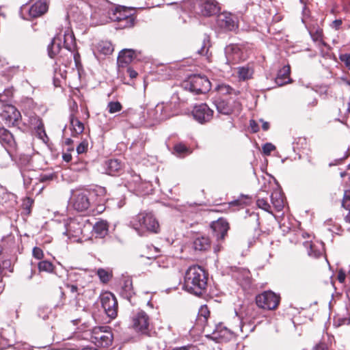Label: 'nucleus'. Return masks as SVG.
Segmentation results:
<instances>
[{"label": "nucleus", "instance_id": "680f3d73", "mask_svg": "<svg viewBox=\"0 0 350 350\" xmlns=\"http://www.w3.org/2000/svg\"><path fill=\"white\" fill-rule=\"evenodd\" d=\"M313 350H328L325 343L320 342L314 347Z\"/></svg>", "mask_w": 350, "mask_h": 350}, {"label": "nucleus", "instance_id": "2f4dec72", "mask_svg": "<svg viewBox=\"0 0 350 350\" xmlns=\"http://www.w3.org/2000/svg\"><path fill=\"white\" fill-rule=\"evenodd\" d=\"M309 33L314 42H320L323 45L326 46V43L323 42V31L320 27H310L308 29Z\"/></svg>", "mask_w": 350, "mask_h": 350}, {"label": "nucleus", "instance_id": "c85d7f7f", "mask_svg": "<svg viewBox=\"0 0 350 350\" xmlns=\"http://www.w3.org/2000/svg\"><path fill=\"white\" fill-rule=\"evenodd\" d=\"M108 230V224L105 221H97L93 226V232L99 238L105 237L107 234Z\"/></svg>", "mask_w": 350, "mask_h": 350}, {"label": "nucleus", "instance_id": "cd10ccee", "mask_svg": "<svg viewBox=\"0 0 350 350\" xmlns=\"http://www.w3.org/2000/svg\"><path fill=\"white\" fill-rule=\"evenodd\" d=\"M271 201L275 210L281 211L284 206V200L282 193L280 191H274L271 195Z\"/></svg>", "mask_w": 350, "mask_h": 350}, {"label": "nucleus", "instance_id": "9b49d317", "mask_svg": "<svg viewBox=\"0 0 350 350\" xmlns=\"http://www.w3.org/2000/svg\"><path fill=\"white\" fill-rule=\"evenodd\" d=\"M110 18L113 21L122 22L124 27H131L134 25L135 17L132 10L126 7L116 8L110 14Z\"/></svg>", "mask_w": 350, "mask_h": 350}, {"label": "nucleus", "instance_id": "79ce46f5", "mask_svg": "<svg viewBox=\"0 0 350 350\" xmlns=\"http://www.w3.org/2000/svg\"><path fill=\"white\" fill-rule=\"evenodd\" d=\"M209 47V38L205 36L202 41V45L201 48L198 51V53L201 55H206L208 53Z\"/></svg>", "mask_w": 350, "mask_h": 350}, {"label": "nucleus", "instance_id": "c9c22d12", "mask_svg": "<svg viewBox=\"0 0 350 350\" xmlns=\"http://www.w3.org/2000/svg\"><path fill=\"white\" fill-rule=\"evenodd\" d=\"M97 275L98 276L100 282L106 284L111 279L112 273L109 270L100 268L97 270Z\"/></svg>", "mask_w": 350, "mask_h": 350}, {"label": "nucleus", "instance_id": "49530a36", "mask_svg": "<svg viewBox=\"0 0 350 350\" xmlns=\"http://www.w3.org/2000/svg\"><path fill=\"white\" fill-rule=\"evenodd\" d=\"M342 206L345 209H350V190L345 191Z\"/></svg>", "mask_w": 350, "mask_h": 350}, {"label": "nucleus", "instance_id": "7c9ffc66", "mask_svg": "<svg viewBox=\"0 0 350 350\" xmlns=\"http://www.w3.org/2000/svg\"><path fill=\"white\" fill-rule=\"evenodd\" d=\"M70 122L72 130V135L73 137H77L83 132L84 125L78 118H75L72 115L70 116Z\"/></svg>", "mask_w": 350, "mask_h": 350}, {"label": "nucleus", "instance_id": "ddd939ff", "mask_svg": "<svg viewBox=\"0 0 350 350\" xmlns=\"http://www.w3.org/2000/svg\"><path fill=\"white\" fill-rule=\"evenodd\" d=\"M192 115L196 121L204 124L213 118V111L206 103H202L193 107Z\"/></svg>", "mask_w": 350, "mask_h": 350}, {"label": "nucleus", "instance_id": "e2e57ef3", "mask_svg": "<svg viewBox=\"0 0 350 350\" xmlns=\"http://www.w3.org/2000/svg\"><path fill=\"white\" fill-rule=\"evenodd\" d=\"M126 72L131 79L135 78L138 75L137 72L131 68H128Z\"/></svg>", "mask_w": 350, "mask_h": 350}, {"label": "nucleus", "instance_id": "423d86ee", "mask_svg": "<svg viewBox=\"0 0 350 350\" xmlns=\"http://www.w3.org/2000/svg\"><path fill=\"white\" fill-rule=\"evenodd\" d=\"M280 297L271 291H264L256 297V305L262 309L273 310L280 304Z\"/></svg>", "mask_w": 350, "mask_h": 350}, {"label": "nucleus", "instance_id": "7ed1b4c3", "mask_svg": "<svg viewBox=\"0 0 350 350\" xmlns=\"http://www.w3.org/2000/svg\"><path fill=\"white\" fill-rule=\"evenodd\" d=\"M130 226L140 236L147 232L158 233L160 230L159 221L154 215L150 212H140L133 217L130 221Z\"/></svg>", "mask_w": 350, "mask_h": 350}, {"label": "nucleus", "instance_id": "b1692460", "mask_svg": "<svg viewBox=\"0 0 350 350\" xmlns=\"http://www.w3.org/2000/svg\"><path fill=\"white\" fill-rule=\"evenodd\" d=\"M291 69L289 66H283L278 72L275 82L278 86H282L291 82Z\"/></svg>", "mask_w": 350, "mask_h": 350}, {"label": "nucleus", "instance_id": "13d9d810", "mask_svg": "<svg viewBox=\"0 0 350 350\" xmlns=\"http://www.w3.org/2000/svg\"><path fill=\"white\" fill-rule=\"evenodd\" d=\"M250 127L252 133H257L259 131V126L254 120L250 121Z\"/></svg>", "mask_w": 350, "mask_h": 350}, {"label": "nucleus", "instance_id": "3c124183", "mask_svg": "<svg viewBox=\"0 0 350 350\" xmlns=\"http://www.w3.org/2000/svg\"><path fill=\"white\" fill-rule=\"evenodd\" d=\"M42 123V120L41 118L36 115L31 116L29 117V124L30 126L33 129L35 128L37 125H41Z\"/></svg>", "mask_w": 350, "mask_h": 350}, {"label": "nucleus", "instance_id": "6e6d98bb", "mask_svg": "<svg viewBox=\"0 0 350 350\" xmlns=\"http://www.w3.org/2000/svg\"><path fill=\"white\" fill-rule=\"evenodd\" d=\"M244 203L242 200L237 199L229 202V207L237 206L238 208H243Z\"/></svg>", "mask_w": 350, "mask_h": 350}, {"label": "nucleus", "instance_id": "864d4df0", "mask_svg": "<svg viewBox=\"0 0 350 350\" xmlns=\"http://www.w3.org/2000/svg\"><path fill=\"white\" fill-rule=\"evenodd\" d=\"M32 254L33 257L38 260L42 259L44 256L42 250L38 247H35L33 249Z\"/></svg>", "mask_w": 350, "mask_h": 350}, {"label": "nucleus", "instance_id": "bf43d9fd", "mask_svg": "<svg viewBox=\"0 0 350 350\" xmlns=\"http://www.w3.org/2000/svg\"><path fill=\"white\" fill-rule=\"evenodd\" d=\"M66 287L70 290V291L72 293H77L79 295V288L75 284H67Z\"/></svg>", "mask_w": 350, "mask_h": 350}, {"label": "nucleus", "instance_id": "6ab92c4d", "mask_svg": "<svg viewBox=\"0 0 350 350\" xmlns=\"http://www.w3.org/2000/svg\"><path fill=\"white\" fill-rule=\"evenodd\" d=\"M63 37L64 47L70 53V55L73 56L75 64L77 66L79 63L80 55L78 52L72 53V51L75 44L74 34L70 30L68 29L64 31Z\"/></svg>", "mask_w": 350, "mask_h": 350}, {"label": "nucleus", "instance_id": "774afa93", "mask_svg": "<svg viewBox=\"0 0 350 350\" xmlns=\"http://www.w3.org/2000/svg\"><path fill=\"white\" fill-rule=\"evenodd\" d=\"M73 141L70 138H66L64 141V143L67 146H70L72 144Z\"/></svg>", "mask_w": 350, "mask_h": 350}, {"label": "nucleus", "instance_id": "20e7f679", "mask_svg": "<svg viewBox=\"0 0 350 350\" xmlns=\"http://www.w3.org/2000/svg\"><path fill=\"white\" fill-rule=\"evenodd\" d=\"M211 82L206 76L194 75L189 77L184 81L183 87L185 90L196 94H205L211 90Z\"/></svg>", "mask_w": 350, "mask_h": 350}, {"label": "nucleus", "instance_id": "de8ad7c7", "mask_svg": "<svg viewBox=\"0 0 350 350\" xmlns=\"http://www.w3.org/2000/svg\"><path fill=\"white\" fill-rule=\"evenodd\" d=\"M88 142L86 139L83 140L77 147V152L79 154L87 152L88 149Z\"/></svg>", "mask_w": 350, "mask_h": 350}, {"label": "nucleus", "instance_id": "dca6fc26", "mask_svg": "<svg viewBox=\"0 0 350 350\" xmlns=\"http://www.w3.org/2000/svg\"><path fill=\"white\" fill-rule=\"evenodd\" d=\"M211 227L217 240L224 239L230 228L228 222L224 218H219L217 221H213Z\"/></svg>", "mask_w": 350, "mask_h": 350}, {"label": "nucleus", "instance_id": "58836bf2", "mask_svg": "<svg viewBox=\"0 0 350 350\" xmlns=\"http://www.w3.org/2000/svg\"><path fill=\"white\" fill-rule=\"evenodd\" d=\"M122 108V105L119 101H110L107 106V109L109 113L120 112Z\"/></svg>", "mask_w": 350, "mask_h": 350}, {"label": "nucleus", "instance_id": "4c0bfd02", "mask_svg": "<svg viewBox=\"0 0 350 350\" xmlns=\"http://www.w3.org/2000/svg\"><path fill=\"white\" fill-rule=\"evenodd\" d=\"M38 267L40 271L51 273L53 271L54 265L49 260H42L38 262Z\"/></svg>", "mask_w": 350, "mask_h": 350}, {"label": "nucleus", "instance_id": "f3484780", "mask_svg": "<svg viewBox=\"0 0 350 350\" xmlns=\"http://www.w3.org/2000/svg\"><path fill=\"white\" fill-rule=\"evenodd\" d=\"M217 25L224 31H232L237 27L233 16L228 13H221L217 17Z\"/></svg>", "mask_w": 350, "mask_h": 350}, {"label": "nucleus", "instance_id": "0eeeda50", "mask_svg": "<svg viewBox=\"0 0 350 350\" xmlns=\"http://www.w3.org/2000/svg\"><path fill=\"white\" fill-rule=\"evenodd\" d=\"M100 301L105 314L111 319L118 315V304L116 296L111 292L106 291L100 295Z\"/></svg>", "mask_w": 350, "mask_h": 350}, {"label": "nucleus", "instance_id": "f03ea898", "mask_svg": "<svg viewBox=\"0 0 350 350\" xmlns=\"http://www.w3.org/2000/svg\"><path fill=\"white\" fill-rule=\"evenodd\" d=\"M208 274L199 265L190 266L184 278V288L190 293L201 296L206 291Z\"/></svg>", "mask_w": 350, "mask_h": 350}, {"label": "nucleus", "instance_id": "f704fd0d", "mask_svg": "<svg viewBox=\"0 0 350 350\" xmlns=\"http://www.w3.org/2000/svg\"><path fill=\"white\" fill-rule=\"evenodd\" d=\"M238 70V77L243 81L252 78L254 73L253 70L249 66L239 67Z\"/></svg>", "mask_w": 350, "mask_h": 350}, {"label": "nucleus", "instance_id": "4be33fe9", "mask_svg": "<svg viewBox=\"0 0 350 350\" xmlns=\"http://www.w3.org/2000/svg\"><path fill=\"white\" fill-rule=\"evenodd\" d=\"M139 53L133 49H123L118 55V62L121 66L128 64L137 57Z\"/></svg>", "mask_w": 350, "mask_h": 350}, {"label": "nucleus", "instance_id": "a878e982", "mask_svg": "<svg viewBox=\"0 0 350 350\" xmlns=\"http://www.w3.org/2000/svg\"><path fill=\"white\" fill-rule=\"evenodd\" d=\"M61 34L56 35L48 46V55L51 58H54L61 51Z\"/></svg>", "mask_w": 350, "mask_h": 350}, {"label": "nucleus", "instance_id": "0e129e2a", "mask_svg": "<svg viewBox=\"0 0 350 350\" xmlns=\"http://www.w3.org/2000/svg\"><path fill=\"white\" fill-rule=\"evenodd\" d=\"M63 159L66 162H70L72 160V155L70 153L63 154Z\"/></svg>", "mask_w": 350, "mask_h": 350}, {"label": "nucleus", "instance_id": "c756f323", "mask_svg": "<svg viewBox=\"0 0 350 350\" xmlns=\"http://www.w3.org/2000/svg\"><path fill=\"white\" fill-rule=\"evenodd\" d=\"M165 107L164 103H159L154 109L149 111L150 116L156 120L165 119L167 116L165 113Z\"/></svg>", "mask_w": 350, "mask_h": 350}, {"label": "nucleus", "instance_id": "412c9836", "mask_svg": "<svg viewBox=\"0 0 350 350\" xmlns=\"http://www.w3.org/2000/svg\"><path fill=\"white\" fill-rule=\"evenodd\" d=\"M307 250L308 255L314 258L321 257L323 254V245L322 243H312L306 241L304 243Z\"/></svg>", "mask_w": 350, "mask_h": 350}, {"label": "nucleus", "instance_id": "2eb2a0df", "mask_svg": "<svg viewBox=\"0 0 350 350\" xmlns=\"http://www.w3.org/2000/svg\"><path fill=\"white\" fill-rule=\"evenodd\" d=\"M2 120L8 126H14L21 117L20 112L12 105H5L1 113Z\"/></svg>", "mask_w": 350, "mask_h": 350}, {"label": "nucleus", "instance_id": "5701e85b", "mask_svg": "<svg viewBox=\"0 0 350 350\" xmlns=\"http://www.w3.org/2000/svg\"><path fill=\"white\" fill-rule=\"evenodd\" d=\"M120 295L131 301V298L135 295L133 287V282L131 278H126L121 284L120 290Z\"/></svg>", "mask_w": 350, "mask_h": 350}, {"label": "nucleus", "instance_id": "ea45409f", "mask_svg": "<svg viewBox=\"0 0 350 350\" xmlns=\"http://www.w3.org/2000/svg\"><path fill=\"white\" fill-rule=\"evenodd\" d=\"M216 107L219 113L228 115L232 112L231 108L224 100L217 102L216 103Z\"/></svg>", "mask_w": 350, "mask_h": 350}, {"label": "nucleus", "instance_id": "1a4fd4ad", "mask_svg": "<svg viewBox=\"0 0 350 350\" xmlns=\"http://www.w3.org/2000/svg\"><path fill=\"white\" fill-rule=\"evenodd\" d=\"M132 327L137 332L148 334L150 331V319L144 310H138L133 312L131 317Z\"/></svg>", "mask_w": 350, "mask_h": 350}, {"label": "nucleus", "instance_id": "a18cd8bd", "mask_svg": "<svg viewBox=\"0 0 350 350\" xmlns=\"http://www.w3.org/2000/svg\"><path fill=\"white\" fill-rule=\"evenodd\" d=\"M13 96L12 89H6L2 94H0V102L7 103Z\"/></svg>", "mask_w": 350, "mask_h": 350}, {"label": "nucleus", "instance_id": "9d476101", "mask_svg": "<svg viewBox=\"0 0 350 350\" xmlns=\"http://www.w3.org/2000/svg\"><path fill=\"white\" fill-rule=\"evenodd\" d=\"M65 227L66 231L64 234L68 236L69 239H72L73 241H79L84 237V236L81 237V235L84 232L85 225L78 219H70Z\"/></svg>", "mask_w": 350, "mask_h": 350}, {"label": "nucleus", "instance_id": "bb28decb", "mask_svg": "<svg viewBox=\"0 0 350 350\" xmlns=\"http://www.w3.org/2000/svg\"><path fill=\"white\" fill-rule=\"evenodd\" d=\"M193 245L195 250L206 251L210 248L211 241L208 237L198 236L195 238Z\"/></svg>", "mask_w": 350, "mask_h": 350}, {"label": "nucleus", "instance_id": "f8f14e48", "mask_svg": "<svg viewBox=\"0 0 350 350\" xmlns=\"http://www.w3.org/2000/svg\"><path fill=\"white\" fill-rule=\"evenodd\" d=\"M196 12L204 16H210L219 11L218 3L215 0H196Z\"/></svg>", "mask_w": 350, "mask_h": 350}, {"label": "nucleus", "instance_id": "69168bd1", "mask_svg": "<svg viewBox=\"0 0 350 350\" xmlns=\"http://www.w3.org/2000/svg\"><path fill=\"white\" fill-rule=\"evenodd\" d=\"M262 122V128L264 131H267L269 129V123L267 122H265L262 120H260Z\"/></svg>", "mask_w": 350, "mask_h": 350}, {"label": "nucleus", "instance_id": "603ef678", "mask_svg": "<svg viewBox=\"0 0 350 350\" xmlns=\"http://www.w3.org/2000/svg\"><path fill=\"white\" fill-rule=\"evenodd\" d=\"M275 149L274 145L271 143H266L262 146V152L265 155H269L270 153Z\"/></svg>", "mask_w": 350, "mask_h": 350}, {"label": "nucleus", "instance_id": "37998d69", "mask_svg": "<svg viewBox=\"0 0 350 350\" xmlns=\"http://www.w3.org/2000/svg\"><path fill=\"white\" fill-rule=\"evenodd\" d=\"M33 129L35 130L36 135L39 139L43 141H45V139H48V137L44 130L43 122L41 124V125H37L35 128H33Z\"/></svg>", "mask_w": 350, "mask_h": 350}, {"label": "nucleus", "instance_id": "6e6552de", "mask_svg": "<svg viewBox=\"0 0 350 350\" xmlns=\"http://www.w3.org/2000/svg\"><path fill=\"white\" fill-rule=\"evenodd\" d=\"M224 52L226 59V64L228 66L239 64L247 59L244 48L237 44H230L226 46Z\"/></svg>", "mask_w": 350, "mask_h": 350}, {"label": "nucleus", "instance_id": "8fccbe9b", "mask_svg": "<svg viewBox=\"0 0 350 350\" xmlns=\"http://www.w3.org/2000/svg\"><path fill=\"white\" fill-rule=\"evenodd\" d=\"M339 59L345 64L348 70H350V53L339 55Z\"/></svg>", "mask_w": 350, "mask_h": 350}, {"label": "nucleus", "instance_id": "f257e3e1", "mask_svg": "<svg viewBox=\"0 0 350 350\" xmlns=\"http://www.w3.org/2000/svg\"><path fill=\"white\" fill-rule=\"evenodd\" d=\"M106 193V189L101 186H96L92 189H77L72 193L70 204L79 212L88 210L102 212L104 210Z\"/></svg>", "mask_w": 350, "mask_h": 350}, {"label": "nucleus", "instance_id": "aec40b11", "mask_svg": "<svg viewBox=\"0 0 350 350\" xmlns=\"http://www.w3.org/2000/svg\"><path fill=\"white\" fill-rule=\"evenodd\" d=\"M234 332L235 330L234 329H230L222 325H219L216 327L213 334L220 342H223L229 341L234 338Z\"/></svg>", "mask_w": 350, "mask_h": 350}, {"label": "nucleus", "instance_id": "a19ab883", "mask_svg": "<svg viewBox=\"0 0 350 350\" xmlns=\"http://www.w3.org/2000/svg\"><path fill=\"white\" fill-rule=\"evenodd\" d=\"M256 205L258 208L269 213H272V211H271V205L269 204L268 201L267 199H265V198H258L257 200H256Z\"/></svg>", "mask_w": 350, "mask_h": 350}, {"label": "nucleus", "instance_id": "473e14b6", "mask_svg": "<svg viewBox=\"0 0 350 350\" xmlns=\"http://www.w3.org/2000/svg\"><path fill=\"white\" fill-rule=\"evenodd\" d=\"M107 165V173L112 176L120 172L123 167L122 163L118 159H111L108 161Z\"/></svg>", "mask_w": 350, "mask_h": 350}, {"label": "nucleus", "instance_id": "a211bd4d", "mask_svg": "<svg viewBox=\"0 0 350 350\" xmlns=\"http://www.w3.org/2000/svg\"><path fill=\"white\" fill-rule=\"evenodd\" d=\"M49 9V5L45 1H37L27 9L28 17L27 19L38 18L44 14Z\"/></svg>", "mask_w": 350, "mask_h": 350}, {"label": "nucleus", "instance_id": "09e8293b", "mask_svg": "<svg viewBox=\"0 0 350 350\" xmlns=\"http://www.w3.org/2000/svg\"><path fill=\"white\" fill-rule=\"evenodd\" d=\"M343 24V21L341 18L335 19L332 22H331L329 25V27L335 31H338L341 29Z\"/></svg>", "mask_w": 350, "mask_h": 350}, {"label": "nucleus", "instance_id": "4d7b16f0", "mask_svg": "<svg viewBox=\"0 0 350 350\" xmlns=\"http://www.w3.org/2000/svg\"><path fill=\"white\" fill-rule=\"evenodd\" d=\"M218 90L221 93L230 94L232 89L229 85H221L218 87Z\"/></svg>", "mask_w": 350, "mask_h": 350}, {"label": "nucleus", "instance_id": "72a5a7b5", "mask_svg": "<svg viewBox=\"0 0 350 350\" xmlns=\"http://www.w3.org/2000/svg\"><path fill=\"white\" fill-rule=\"evenodd\" d=\"M210 316V311L206 305L202 306L198 311L197 321L202 325H206Z\"/></svg>", "mask_w": 350, "mask_h": 350}, {"label": "nucleus", "instance_id": "4468645a", "mask_svg": "<svg viewBox=\"0 0 350 350\" xmlns=\"http://www.w3.org/2000/svg\"><path fill=\"white\" fill-rule=\"evenodd\" d=\"M233 277L244 290L250 289L252 284V278L249 269L236 268L233 272Z\"/></svg>", "mask_w": 350, "mask_h": 350}, {"label": "nucleus", "instance_id": "39448f33", "mask_svg": "<svg viewBox=\"0 0 350 350\" xmlns=\"http://www.w3.org/2000/svg\"><path fill=\"white\" fill-rule=\"evenodd\" d=\"M113 338V334L108 326L95 327L91 331V340L98 347H109Z\"/></svg>", "mask_w": 350, "mask_h": 350}, {"label": "nucleus", "instance_id": "e433bc0d", "mask_svg": "<svg viewBox=\"0 0 350 350\" xmlns=\"http://www.w3.org/2000/svg\"><path fill=\"white\" fill-rule=\"evenodd\" d=\"M99 51L104 55H110L113 51V47L109 42H101L98 44Z\"/></svg>", "mask_w": 350, "mask_h": 350}, {"label": "nucleus", "instance_id": "393cba45", "mask_svg": "<svg viewBox=\"0 0 350 350\" xmlns=\"http://www.w3.org/2000/svg\"><path fill=\"white\" fill-rule=\"evenodd\" d=\"M0 143L5 147L8 154H10L8 148L13 147L15 144L12 133L3 128L0 129Z\"/></svg>", "mask_w": 350, "mask_h": 350}, {"label": "nucleus", "instance_id": "5fc2aeb1", "mask_svg": "<svg viewBox=\"0 0 350 350\" xmlns=\"http://www.w3.org/2000/svg\"><path fill=\"white\" fill-rule=\"evenodd\" d=\"M310 16V10L308 8L307 6H304L303 7V9H302V22L306 23V20L309 18Z\"/></svg>", "mask_w": 350, "mask_h": 350}, {"label": "nucleus", "instance_id": "052dcab7", "mask_svg": "<svg viewBox=\"0 0 350 350\" xmlns=\"http://www.w3.org/2000/svg\"><path fill=\"white\" fill-rule=\"evenodd\" d=\"M345 278H346L345 272L342 269L339 270V271L338 273V280L340 283H344L345 280Z\"/></svg>", "mask_w": 350, "mask_h": 350}, {"label": "nucleus", "instance_id": "338daca9", "mask_svg": "<svg viewBox=\"0 0 350 350\" xmlns=\"http://www.w3.org/2000/svg\"><path fill=\"white\" fill-rule=\"evenodd\" d=\"M349 211L348 213L345 217V220L346 222L350 224V209H347Z\"/></svg>", "mask_w": 350, "mask_h": 350}, {"label": "nucleus", "instance_id": "c03bdc74", "mask_svg": "<svg viewBox=\"0 0 350 350\" xmlns=\"http://www.w3.org/2000/svg\"><path fill=\"white\" fill-rule=\"evenodd\" d=\"M174 150L178 156H182L185 154L189 153V148L183 144H178L174 146Z\"/></svg>", "mask_w": 350, "mask_h": 350}]
</instances>
